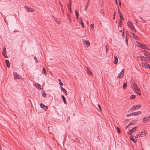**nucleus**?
Segmentation results:
<instances>
[{
    "label": "nucleus",
    "instance_id": "nucleus-1",
    "mask_svg": "<svg viewBox=\"0 0 150 150\" xmlns=\"http://www.w3.org/2000/svg\"><path fill=\"white\" fill-rule=\"evenodd\" d=\"M131 85L133 90L136 92V93L138 95H140L141 93L140 92V89L138 88L134 81L133 80L132 81Z\"/></svg>",
    "mask_w": 150,
    "mask_h": 150
},
{
    "label": "nucleus",
    "instance_id": "nucleus-2",
    "mask_svg": "<svg viewBox=\"0 0 150 150\" xmlns=\"http://www.w3.org/2000/svg\"><path fill=\"white\" fill-rule=\"evenodd\" d=\"M14 78L15 79H17L18 78L19 79H22V77L19 74H17L16 72H14L13 73Z\"/></svg>",
    "mask_w": 150,
    "mask_h": 150
},
{
    "label": "nucleus",
    "instance_id": "nucleus-3",
    "mask_svg": "<svg viewBox=\"0 0 150 150\" xmlns=\"http://www.w3.org/2000/svg\"><path fill=\"white\" fill-rule=\"evenodd\" d=\"M138 128V126H136L135 127H133L132 129L130 130L127 133V134L129 135H130L133 132H134L135 131L136 129Z\"/></svg>",
    "mask_w": 150,
    "mask_h": 150
},
{
    "label": "nucleus",
    "instance_id": "nucleus-4",
    "mask_svg": "<svg viewBox=\"0 0 150 150\" xmlns=\"http://www.w3.org/2000/svg\"><path fill=\"white\" fill-rule=\"evenodd\" d=\"M83 43L84 46L86 47H88L90 45V43L89 42L86 40H85L83 42Z\"/></svg>",
    "mask_w": 150,
    "mask_h": 150
},
{
    "label": "nucleus",
    "instance_id": "nucleus-5",
    "mask_svg": "<svg viewBox=\"0 0 150 150\" xmlns=\"http://www.w3.org/2000/svg\"><path fill=\"white\" fill-rule=\"evenodd\" d=\"M137 46L143 49H146V45L145 44L143 45L141 43H138V44L137 45Z\"/></svg>",
    "mask_w": 150,
    "mask_h": 150
},
{
    "label": "nucleus",
    "instance_id": "nucleus-6",
    "mask_svg": "<svg viewBox=\"0 0 150 150\" xmlns=\"http://www.w3.org/2000/svg\"><path fill=\"white\" fill-rule=\"evenodd\" d=\"M141 106L140 105H134L132 106L130 108L131 110H136L137 109L140 108L141 107Z\"/></svg>",
    "mask_w": 150,
    "mask_h": 150
},
{
    "label": "nucleus",
    "instance_id": "nucleus-7",
    "mask_svg": "<svg viewBox=\"0 0 150 150\" xmlns=\"http://www.w3.org/2000/svg\"><path fill=\"white\" fill-rule=\"evenodd\" d=\"M128 26L130 28L132 29L133 28L134 26H133L132 23L130 21H128L127 23Z\"/></svg>",
    "mask_w": 150,
    "mask_h": 150
},
{
    "label": "nucleus",
    "instance_id": "nucleus-8",
    "mask_svg": "<svg viewBox=\"0 0 150 150\" xmlns=\"http://www.w3.org/2000/svg\"><path fill=\"white\" fill-rule=\"evenodd\" d=\"M40 107L43 108L45 110H46L48 109V107L47 106L45 105L40 103Z\"/></svg>",
    "mask_w": 150,
    "mask_h": 150
},
{
    "label": "nucleus",
    "instance_id": "nucleus-9",
    "mask_svg": "<svg viewBox=\"0 0 150 150\" xmlns=\"http://www.w3.org/2000/svg\"><path fill=\"white\" fill-rule=\"evenodd\" d=\"M143 120L144 122H146L149 121L150 120V116H149L143 118Z\"/></svg>",
    "mask_w": 150,
    "mask_h": 150
},
{
    "label": "nucleus",
    "instance_id": "nucleus-10",
    "mask_svg": "<svg viewBox=\"0 0 150 150\" xmlns=\"http://www.w3.org/2000/svg\"><path fill=\"white\" fill-rule=\"evenodd\" d=\"M124 73H121V72H120L118 74V75L117 76V78H122L124 76Z\"/></svg>",
    "mask_w": 150,
    "mask_h": 150
},
{
    "label": "nucleus",
    "instance_id": "nucleus-11",
    "mask_svg": "<svg viewBox=\"0 0 150 150\" xmlns=\"http://www.w3.org/2000/svg\"><path fill=\"white\" fill-rule=\"evenodd\" d=\"M114 59L115 60L113 62L115 64H116L118 62V58L116 56H114Z\"/></svg>",
    "mask_w": 150,
    "mask_h": 150
},
{
    "label": "nucleus",
    "instance_id": "nucleus-12",
    "mask_svg": "<svg viewBox=\"0 0 150 150\" xmlns=\"http://www.w3.org/2000/svg\"><path fill=\"white\" fill-rule=\"evenodd\" d=\"M134 137L133 135H131L130 137V139L134 143H135L137 142V140L134 139Z\"/></svg>",
    "mask_w": 150,
    "mask_h": 150
},
{
    "label": "nucleus",
    "instance_id": "nucleus-13",
    "mask_svg": "<svg viewBox=\"0 0 150 150\" xmlns=\"http://www.w3.org/2000/svg\"><path fill=\"white\" fill-rule=\"evenodd\" d=\"M79 23L81 25V26L82 27V28H84V26L83 23V22L81 18H80V20L79 21Z\"/></svg>",
    "mask_w": 150,
    "mask_h": 150
},
{
    "label": "nucleus",
    "instance_id": "nucleus-14",
    "mask_svg": "<svg viewBox=\"0 0 150 150\" xmlns=\"http://www.w3.org/2000/svg\"><path fill=\"white\" fill-rule=\"evenodd\" d=\"M146 130H143L142 132H141L140 134H141L142 137H143L146 135Z\"/></svg>",
    "mask_w": 150,
    "mask_h": 150
},
{
    "label": "nucleus",
    "instance_id": "nucleus-15",
    "mask_svg": "<svg viewBox=\"0 0 150 150\" xmlns=\"http://www.w3.org/2000/svg\"><path fill=\"white\" fill-rule=\"evenodd\" d=\"M5 63L6 64L7 67L9 68L10 67V65L9 63V62L8 60H5Z\"/></svg>",
    "mask_w": 150,
    "mask_h": 150
},
{
    "label": "nucleus",
    "instance_id": "nucleus-16",
    "mask_svg": "<svg viewBox=\"0 0 150 150\" xmlns=\"http://www.w3.org/2000/svg\"><path fill=\"white\" fill-rule=\"evenodd\" d=\"M61 89L62 91L65 94V95H67V93L66 90L63 88L62 86L61 87Z\"/></svg>",
    "mask_w": 150,
    "mask_h": 150
},
{
    "label": "nucleus",
    "instance_id": "nucleus-17",
    "mask_svg": "<svg viewBox=\"0 0 150 150\" xmlns=\"http://www.w3.org/2000/svg\"><path fill=\"white\" fill-rule=\"evenodd\" d=\"M133 115H138L140 114L142 112L141 111L137 112H133Z\"/></svg>",
    "mask_w": 150,
    "mask_h": 150
},
{
    "label": "nucleus",
    "instance_id": "nucleus-18",
    "mask_svg": "<svg viewBox=\"0 0 150 150\" xmlns=\"http://www.w3.org/2000/svg\"><path fill=\"white\" fill-rule=\"evenodd\" d=\"M35 85L36 87L38 88L39 89H41V86L38 83H36L35 84Z\"/></svg>",
    "mask_w": 150,
    "mask_h": 150
},
{
    "label": "nucleus",
    "instance_id": "nucleus-19",
    "mask_svg": "<svg viewBox=\"0 0 150 150\" xmlns=\"http://www.w3.org/2000/svg\"><path fill=\"white\" fill-rule=\"evenodd\" d=\"M62 97L63 101L64 103L65 104H67V101H66V99L64 96V95H62Z\"/></svg>",
    "mask_w": 150,
    "mask_h": 150
},
{
    "label": "nucleus",
    "instance_id": "nucleus-20",
    "mask_svg": "<svg viewBox=\"0 0 150 150\" xmlns=\"http://www.w3.org/2000/svg\"><path fill=\"white\" fill-rule=\"evenodd\" d=\"M89 0H88L87 1V2L86 3V7L85 8V10L86 11L87 9L88 6H89Z\"/></svg>",
    "mask_w": 150,
    "mask_h": 150
},
{
    "label": "nucleus",
    "instance_id": "nucleus-21",
    "mask_svg": "<svg viewBox=\"0 0 150 150\" xmlns=\"http://www.w3.org/2000/svg\"><path fill=\"white\" fill-rule=\"evenodd\" d=\"M131 34L133 36V38H135V39H136L137 40L138 39V36H137V35L134 34V33H132L131 32Z\"/></svg>",
    "mask_w": 150,
    "mask_h": 150
},
{
    "label": "nucleus",
    "instance_id": "nucleus-22",
    "mask_svg": "<svg viewBox=\"0 0 150 150\" xmlns=\"http://www.w3.org/2000/svg\"><path fill=\"white\" fill-rule=\"evenodd\" d=\"M145 52H147V54H145V56H148L149 57V61H150V54L149 53V52H148L147 51H146Z\"/></svg>",
    "mask_w": 150,
    "mask_h": 150
},
{
    "label": "nucleus",
    "instance_id": "nucleus-23",
    "mask_svg": "<svg viewBox=\"0 0 150 150\" xmlns=\"http://www.w3.org/2000/svg\"><path fill=\"white\" fill-rule=\"evenodd\" d=\"M149 64H147L146 63H144V64H143V66L144 67H145L146 68H149Z\"/></svg>",
    "mask_w": 150,
    "mask_h": 150
},
{
    "label": "nucleus",
    "instance_id": "nucleus-24",
    "mask_svg": "<svg viewBox=\"0 0 150 150\" xmlns=\"http://www.w3.org/2000/svg\"><path fill=\"white\" fill-rule=\"evenodd\" d=\"M120 16V18L121 19H122L124 21L125 20V19L124 18H123V16L122 15V14L121 13L118 14Z\"/></svg>",
    "mask_w": 150,
    "mask_h": 150
},
{
    "label": "nucleus",
    "instance_id": "nucleus-25",
    "mask_svg": "<svg viewBox=\"0 0 150 150\" xmlns=\"http://www.w3.org/2000/svg\"><path fill=\"white\" fill-rule=\"evenodd\" d=\"M2 54H5L6 55V49L5 47H4V48H3Z\"/></svg>",
    "mask_w": 150,
    "mask_h": 150
},
{
    "label": "nucleus",
    "instance_id": "nucleus-26",
    "mask_svg": "<svg viewBox=\"0 0 150 150\" xmlns=\"http://www.w3.org/2000/svg\"><path fill=\"white\" fill-rule=\"evenodd\" d=\"M67 17L69 19V21L70 22L71 21V18H70V14H69V13H67Z\"/></svg>",
    "mask_w": 150,
    "mask_h": 150
},
{
    "label": "nucleus",
    "instance_id": "nucleus-27",
    "mask_svg": "<svg viewBox=\"0 0 150 150\" xmlns=\"http://www.w3.org/2000/svg\"><path fill=\"white\" fill-rule=\"evenodd\" d=\"M42 72L43 73L45 74V75H46L47 73L44 67L43 68Z\"/></svg>",
    "mask_w": 150,
    "mask_h": 150
},
{
    "label": "nucleus",
    "instance_id": "nucleus-28",
    "mask_svg": "<svg viewBox=\"0 0 150 150\" xmlns=\"http://www.w3.org/2000/svg\"><path fill=\"white\" fill-rule=\"evenodd\" d=\"M87 73L90 76H92L93 74L91 71L89 69L87 70Z\"/></svg>",
    "mask_w": 150,
    "mask_h": 150
},
{
    "label": "nucleus",
    "instance_id": "nucleus-29",
    "mask_svg": "<svg viewBox=\"0 0 150 150\" xmlns=\"http://www.w3.org/2000/svg\"><path fill=\"white\" fill-rule=\"evenodd\" d=\"M127 86V84L126 83H123V88L124 89H125Z\"/></svg>",
    "mask_w": 150,
    "mask_h": 150
},
{
    "label": "nucleus",
    "instance_id": "nucleus-30",
    "mask_svg": "<svg viewBox=\"0 0 150 150\" xmlns=\"http://www.w3.org/2000/svg\"><path fill=\"white\" fill-rule=\"evenodd\" d=\"M54 20L55 21L59 24H60L61 22H60V20L59 19H56L55 18H54Z\"/></svg>",
    "mask_w": 150,
    "mask_h": 150
},
{
    "label": "nucleus",
    "instance_id": "nucleus-31",
    "mask_svg": "<svg viewBox=\"0 0 150 150\" xmlns=\"http://www.w3.org/2000/svg\"><path fill=\"white\" fill-rule=\"evenodd\" d=\"M142 137V136L141 135V134H140V133H139L137 134L135 136V138H138L139 137Z\"/></svg>",
    "mask_w": 150,
    "mask_h": 150
},
{
    "label": "nucleus",
    "instance_id": "nucleus-32",
    "mask_svg": "<svg viewBox=\"0 0 150 150\" xmlns=\"http://www.w3.org/2000/svg\"><path fill=\"white\" fill-rule=\"evenodd\" d=\"M75 13L76 14V17L78 19L79 16V13L76 10H75Z\"/></svg>",
    "mask_w": 150,
    "mask_h": 150
},
{
    "label": "nucleus",
    "instance_id": "nucleus-33",
    "mask_svg": "<svg viewBox=\"0 0 150 150\" xmlns=\"http://www.w3.org/2000/svg\"><path fill=\"white\" fill-rule=\"evenodd\" d=\"M42 95L43 96L45 97L46 95V93H45V91H42Z\"/></svg>",
    "mask_w": 150,
    "mask_h": 150
},
{
    "label": "nucleus",
    "instance_id": "nucleus-34",
    "mask_svg": "<svg viewBox=\"0 0 150 150\" xmlns=\"http://www.w3.org/2000/svg\"><path fill=\"white\" fill-rule=\"evenodd\" d=\"M35 11V10L33 8H29V10H28V12H34Z\"/></svg>",
    "mask_w": 150,
    "mask_h": 150
},
{
    "label": "nucleus",
    "instance_id": "nucleus-35",
    "mask_svg": "<svg viewBox=\"0 0 150 150\" xmlns=\"http://www.w3.org/2000/svg\"><path fill=\"white\" fill-rule=\"evenodd\" d=\"M131 98H130V99H134L135 97V96L134 95H132L131 96Z\"/></svg>",
    "mask_w": 150,
    "mask_h": 150
},
{
    "label": "nucleus",
    "instance_id": "nucleus-36",
    "mask_svg": "<svg viewBox=\"0 0 150 150\" xmlns=\"http://www.w3.org/2000/svg\"><path fill=\"white\" fill-rule=\"evenodd\" d=\"M134 120H132L131 122L129 124V126H130L134 124Z\"/></svg>",
    "mask_w": 150,
    "mask_h": 150
},
{
    "label": "nucleus",
    "instance_id": "nucleus-37",
    "mask_svg": "<svg viewBox=\"0 0 150 150\" xmlns=\"http://www.w3.org/2000/svg\"><path fill=\"white\" fill-rule=\"evenodd\" d=\"M116 129H117V132L119 134H120L121 132H120V131L119 128L118 127H117Z\"/></svg>",
    "mask_w": 150,
    "mask_h": 150
},
{
    "label": "nucleus",
    "instance_id": "nucleus-38",
    "mask_svg": "<svg viewBox=\"0 0 150 150\" xmlns=\"http://www.w3.org/2000/svg\"><path fill=\"white\" fill-rule=\"evenodd\" d=\"M125 42L126 43V44L127 45L128 44V39H127V35H126V39H125Z\"/></svg>",
    "mask_w": 150,
    "mask_h": 150
},
{
    "label": "nucleus",
    "instance_id": "nucleus-39",
    "mask_svg": "<svg viewBox=\"0 0 150 150\" xmlns=\"http://www.w3.org/2000/svg\"><path fill=\"white\" fill-rule=\"evenodd\" d=\"M133 112L127 115V116L129 117V116H133Z\"/></svg>",
    "mask_w": 150,
    "mask_h": 150
},
{
    "label": "nucleus",
    "instance_id": "nucleus-40",
    "mask_svg": "<svg viewBox=\"0 0 150 150\" xmlns=\"http://www.w3.org/2000/svg\"><path fill=\"white\" fill-rule=\"evenodd\" d=\"M24 8L26 9V10H27L28 11V10H29V8H29L27 6H25L24 7Z\"/></svg>",
    "mask_w": 150,
    "mask_h": 150
},
{
    "label": "nucleus",
    "instance_id": "nucleus-41",
    "mask_svg": "<svg viewBox=\"0 0 150 150\" xmlns=\"http://www.w3.org/2000/svg\"><path fill=\"white\" fill-rule=\"evenodd\" d=\"M90 27L92 29L94 27V25L93 24H91L90 25Z\"/></svg>",
    "mask_w": 150,
    "mask_h": 150
},
{
    "label": "nucleus",
    "instance_id": "nucleus-42",
    "mask_svg": "<svg viewBox=\"0 0 150 150\" xmlns=\"http://www.w3.org/2000/svg\"><path fill=\"white\" fill-rule=\"evenodd\" d=\"M117 11L118 12V14H119V13H121V12H120V10L119 9V8L118 6H117Z\"/></svg>",
    "mask_w": 150,
    "mask_h": 150
},
{
    "label": "nucleus",
    "instance_id": "nucleus-43",
    "mask_svg": "<svg viewBox=\"0 0 150 150\" xmlns=\"http://www.w3.org/2000/svg\"><path fill=\"white\" fill-rule=\"evenodd\" d=\"M68 10H69V12L70 13L71 12V8L70 6H69V7L68 8Z\"/></svg>",
    "mask_w": 150,
    "mask_h": 150
},
{
    "label": "nucleus",
    "instance_id": "nucleus-44",
    "mask_svg": "<svg viewBox=\"0 0 150 150\" xmlns=\"http://www.w3.org/2000/svg\"><path fill=\"white\" fill-rule=\"evenodd\" d=\"M115 13H116V12L115 11L114 14H113V19H115Z\"/></svg>",
    "mask_w": 150,
    "mask_h": 150
},
{
    "label": "nucleus",
    "instance_id": "nucleus-45",
    "mask_svg": "<svg viewBox=\"0 0 150 150\" xmlns=\"http://www.w3.org/2000/svg\"><path fill=\"white\" fill-rule=\"evenodd\" d=\"M34 59L35 60V61L36 62H38V61L37 58L36 57H34Z\"/></svg>",
    "mask_w": 150,
    "mask_h": 150
},
{
    "label": "nucleus",
    "instance_id": "nucleus-46",
    "mask_svg": "<svg viewBox=\"0 0 150 150\" xmlns=\"http://www.w3.org/2000/svg\"><path fill=\"white\" fill-rule=\"evenodd\" d=\"M122 25V23L120 22H119L118 23V27H120Z\"/></svg>",
    "mask_w": 150,
    "mask_h": 150
},
{
    "label": "nucleus",
    "instance_id": "nucleus-47",
    "mask_svg": "<svg viewBox=\"0 0 150 150\" xmlns=\"http://www.w3.org/2000/svg\"><path fill=\"white\" fill-rule=\"evenodd\" d=\"M59 85L60 86V87H61V86H62L63 85V83H62L61 82H59Z\"/></svg>",
    "mask_w": 150,
    "mask_h": 150
},
{
    "label": "nucleus",
    "instance_id": "nucleus-48",
    "mask_svg": "<svg viewBox=\"0 0 150 150\" xmlns=\"http://www.w3.org/2000/svg\"><path fill=\"white\" fill-rule=\"evenodd\" d=\"M138 57L140 58L141 59H142V58H144V57L142 56H139Z\"/></svg>",
    "mask_w": 150,
    "mask_h": 150
},
{
    "label": "nucleus",
    "instance_id": "nucleus-49",
    "mask_svg": "<svg viewBox=\"0 0 150 150\" xmlns=\"http://www.w3.org/2000/svg\"><path fill=\"white\" fill-rule=\"evenodd\" d=\"M3 56H4V57H5L6 58H8V57L7 56V55H6H6L5 54H3Z\"/></svg>",
    "mask_w": 150,
    "mask_h": 150
},
{
    "label": "nucleus",
    "instance_id": "nucleus-50",
    "mask_svg": "<svg viewBox=\"0 0 150 150\" xmlns=\"http://www.w3.org/2000/svg\"><path fill=\"white\" fill-rule=\"evenodd\" d=\"M119 5L120 6H121V1L120 0H119Z\"/></svg>",
    "mask_w": 150,
    "mask_h": 150
},
{
    "label": "nucleus",
    "instance_id": "nucleus-51",
    "mask_svg": "<svg viewBox=\"0 0 150 150\" xmlns=\"http://www.w3.org/2000/svg\"><path fill=\"white\" fill-rule=\"evenodd\" d=\"M132 29L134 31V32H136V29L134 28V27L133 28H132Z\"/></svg>",
    "mask_w": 150,
    "mask_h": 150
},
{
    "label": "nucleus",
    "instance_id": "nucleus-52",
    "mask_svg": "<svg viewBox=\"0 0 150 150\" xmlns=\"http://www.w3.org/2000/svg\"><path fill=\"white\" fill-rule=\"evenodd\" d=\"M105 48H106V53H107L108 52V49H107V45L105 46Z\"/></svg>",
    "mask_w": 150,
    "mask_h": 150
},
{
    "label": "nucleus",
    "instance_id": "nucleus-53",
    "mask_svg": "<svg viewBox=\"0 0 150 150\" xmlns=\"http://www.w3.org/2000/svg\"><path fill=\"white\" fill-rule=\"evenodd\" d=\"M98 106L99 107V109L100 110V111H101L102 110L101 108L100 107V106L99 105H98Z\"/></svg>",
    "mask_w": 150,
    "mask_h": 150
},
{
    "label": "nucleus",
    "instance_id": "nucleus-54",
    "mask_svg": "<svg viewBox=\"0 0 150 150\" xmlns=\"http://www.w3.org/2000/svg\"><path fill=\"white\" fill-rule=\"evenodd\" d=\"M124 34H125L124 32L123 31V32L122 33V37H124Z\"/></svg>",
    "mask_w": 150,
    "mask_h": 150
},
{
    "label": "nucleus",
    "instance_id": "nucleus-55",
    "mask_svg": "<svg viewBox=\"0 0 150 150\" xmlns=\"http://www.w3.org/2000/svg\"><path fill=\"white\" fill-rule=\"evenodd\" d=\"M146 50H143V51H144L145 52H144V55L145 56V54H147V53L145 51H146Z\"/></svg>",
    "mask_w": 150,
    "mask_h": 150
},
{
    "label": "nucleus",
    "instance_id": "nucleus-56",
    "mask_svg": "<svg viewBox=\"0 0 150 150\" xmlns=\"http://www.w3.org/2000/svg\"><path fill=\"white\" fill-rule=\"evenodd\" d=\"M129 125H127L125 127V129H127L128 127H129Z\"/></svg>",
    "mask_w": 150,
    "mask_h": 150
},
{
    "label": "nucleus",
    "instance_id": "nucleus-57",
    "mask_svg": "<svg viewBox=\"0 0 150 150\" xmlns=\"http://www.w3.org/2000/svg\"><path fill=\"white\" fill-rule=\"evenodd\" d=\"M115 3H116V4L117 6L118 5H117V0H115Z\"/></svg>",
    "mask_w": 150,
    "mask_h": 150
},
{
    "label": "nucleus",
    "instance_id": "nucleus-58",
    "mask_svg": "<svg viewBox=\"0 0 150 150\" xmlns=\"http://www.w3.org/2000/svg\"><path fill=\"white\" fill-rule=\"evenodd\" d=\"M70 120V117H68L67 118V121H68Z\"/></svg>",
    "mask_w": 150,
    "mask_h": 150
},
{
    "label": "nucleus",
    "instance_id": "nucleus-59",
    "mask_svg": "<svg viewBox=\"0 0 150 150\" xmlns=\"http://www.w3.org/2000/svg\"><path fill=\"white\" fill-rule=\"evenodd\" d=\"M124 69H122L121 71V73H123L124 72Z\"/></svg>",
    "mask_w": 150,
    "mask_h": 150
},
{
    "label": "nucleus",
    "instance_id": "nucleus-60",
    "mask_svg": "<svg viewBox=\"0 0 150 150\" xmlns=\"http://www.w3.org/2000/svg\"><path fill=\"white\" fill-rule=\"evenodd\" d=\"M122 20L121 19H120V21H119V22H120V23H122Z\"/></svg>",
    "mask_w": 150,
    "mask_h": 150
},
{
    "label": "nucleus",
    "instance_id": "nucleus-61",
    "mask_svg": "<svg viewBox=\"0 0 150 150\" xmlns=\"http://www.w3.org/2000/svg\"><path fill=\"white\" fill-rule=\"evenodd\" d=\"M58 81H59V82H61V80L60 79H58Z\"/></svg>",
    "mask_w": 150,
    "mask_h": 150
},
{
    "label": "nucleus",
    "instance_id": "nucleus-62",
    "mask_svg": "<svg viewBox=\"0 0 150 150\" xmlns=\"http://www.w3.org/2000/svg\"><path fill=\"white\" fill-rule=\"evenodd\" d=\"M71 1H70V5L69 6H71Z\"/></svg>",
    "mask_w": 150,
    "mask_h": 150
},
{
    "label": "nucleus",
    "instance_id": "nucleus-63",
    "mask_svg": "<svg viewBox=\"0 0 150 150\" xmlns=\"http://www.w3.org/2000/svg\"><path fill=\"white\" fill-rule=\"evenodd\" d=\"M59 4H60V5L62 6V4L60 2H59Z\"/></svg>",
    "mask_w": 150,
    "mask_h": 150
},
{
    "label": "nucleus",
    "instance_id": "nucleus-64",
    "mask_svg": "<svg viewBox=\"0 0 150 150\" xmlns=\"http://www.w3.org/2000/svg\"><path fill=\"white\" fill-rule=\"evenodd\" d=\"M149 68L150 69V65L149 66Z\"/></svg>",
    "mask_w": 150,
    "mask_h": 150
}]
</instances>
